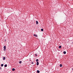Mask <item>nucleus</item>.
I'll use <instances>...</instances> for the list:
<instances>
[{
    "label": "nucleus",
    "mask_w": 73,
    "mask_h": 73,
    "mask_svg": "<svg viewBox=\"0 0 73 73\" xmlns=\"http://www.w3.org/2000/svg\"><path fill=\"white\" fill-rule=\"evenodd\" d=\"M3 48L4 49V51H5V50L6 49V46H4L3 47Z\"/></svg>",
    "instance_id": "obj_1"
},
{
    "label": "nucleus",
    "mask_w": 73,
    "mask_h": 73,
    "mask_svg": "<svg viewBox=\"0 0 73 73\" xmlns=\"http://www.w3.org/2000/svg\"><path fill=\"white\" fill-rule=\"evenodd\" d=\"M34 36H35V37H37V35L36 34H34Z\"/></svg>",
    "instance_id": "obj_2"
},
{
    "label": "nucleus",
    "mask_w": 73,
    "mask_h": 73,
    "mask_svg": "<svg viewBox=\"0 0 73 73\" xmlns=\"http://www.w3.org/2000/svg\"><path fill=\"white\" fill-rule=\"evenodd\" d=\"M3 60H5V57L4 56L3 57Z\"/></svg>",
    "instance_id": "obj_3"
},
{
    "label": "nucleus",
    "mask_w": 73,
    "mask_h": 73,
    "mask_svg": "<svg viewBox=\"0 0 73 73\" xmlns=\"http://www.w3.org/2000/svg\"><path fill=\"white\" fill-rule=\"evenodd\" d=\"M39 64V63H38V62H36V65H38Z\"/></svg>",
    "instance_id": "obj_4"
},
{
    "label": "nucleus",
    "mask_w": 73,
    "mask_h": 73,
    "mask_svg": "<svg viewBox=\"0 0 73 73\" xmlns=\"http://www.w3.org/2000/svg\"><path fill=\"white\" fill-rule=\"evenodd\" d=\"M36 25H37V24H38V21H36Z\"/></svg>",
    "instance_id": "obj_5"
},
{
    "label": "nucleus",
    "mask_w": 73,
    "mask_h": 73,
    "mask_svg": "<svg viewBox=\"0 0 73 73\" xmlns=\"http://www.w3.org/2000/svg\"><path fill=\"white\" fill-rule=\"evenodd\" d=\"M66 51H64L63 52V53L64 54H65L66 53Z\"/></svg>",
    "instance_id": "obj_6"
},
{
    "label": "nucleus",
    "mask_w": 73,
    "mask_h": 73,
    "mask_svg": "<svg viewBox=\"0 0 73 73\" xmlns=\"http://www.w3.org/2000/svg\"><path fill=\"white\" fill-rule=\"evenodd\" d=\"M12 71H15V69L14 68H13L12 69Z\"/></svg>",
    "instance_id": "obj_7"
},
{
    "label": "nucleus",
    "mask_w": 73,
    "mask_h": 73,
    "mask_svg": "<svg viewBox=\"0 0 73 73\" xmlns=\"http://www.w3.org/2000/svg\"><path fill=\"white\" fill-rule=\"evenodd\" d=\"M4 66H5V67H7V64H6Z\"/></svg>",
    "instance_id": "obj_8"
},
{
    "label": "nucleus",
    "mask_w": 73,
    "mask_h": 73,
    "mask_svg": "<svg viewBox=\"0 0 73 73\" xmlns=\"http://www.w3.org/2000/svg\"><path fill=\"white\" fill-rule=\"evenodd\" d=\"M37 73H40V71H39V70H37Z\"/></svg>",
    "instance_id": "obj_9"
},
{
    "label": "nucleus",
    "mask_w": 73,
    "mask_h": 73,
    "mask_svg": "<svg viewBox=\"0 0 73 73\" xmlns=\"http://www.w3.org/2000/svg\"><path fill=\"white\" fill-rule=\"evenodd\" d=\"M60 67H62V64H60Z\"/></svg>",
    "instance_id": "obj_10"
},
{
    "label": "nucleus",
    "mask_w": 73,
    "mask_h": 73,
    "mask_svg": "<svg viewBox=\"0 0 73 73\" xmlns=\"http://www.w3.org/2000/svg\"><path fill=\"white\" fill-rule=\"evenodd\" d=\"M61 48V46H59V49H60Z\"/></svg>",
    "instance_id": "obj_11"
},
{
    "label": "nucleus",
    "mask_w": 73,
    "mask_h": 73,
    "mask_svg": "<svg viewBox=\"0 0 73 73\" xmlns=\"http://www.w3.org/2000/svg\"><path fill=\"white\" fill-rule=\"evenodd\" d=\"M4 66V64H2L1 65V66Z\"/></svg>",
    "instance_id": "obj_12"
},
{
    "label": "nucleus",
    "mask_w": 73,
    "mask_h": 73,
    "mask_svg": "<svg viewBox=\"0 0 73 73\" xmlns=\"http://www.w3.org/2000/svg\"><path fill=\"white\" fill-rule=\"evenodd\" d=\"M36 62H38V59H37L36 60Z\"/></svg>",
    "instance_id": "obj_13"
},
{
    "label": "nucleus",
    "mask_w": 73,
    "mask_h": 73,
    "mask_svg": "<svg viewBox=\"0 0 73 73\" xmlns=\"http://www.w3.org/2000/svg\"><path fill=\"white\" fill-rule=\"evenodd\" d=\"M44 31V29H41V31Z\"/></svg>",
    "instance_id": "obj_14"
},
{
    "label": "nucleus",
    "mask_w": 73,
    "mask_h": 73,
    "mask_svg": "<svg viewBox=\"0 0 73 73\" xmlns=\"http://www.w3.org/2000/svg\"><path fill=\"white\" fill-rule=\"evenodd\" d=\"M21 62H22L21 61H20L19 62V64H21Z\"/></svg>",
    "instance_id": "obj_15"
},
{
    "label": "nucleus",
    "mask_w": 73,
    "mask_h": 73,
    "mask_svg": "<svg viewBox=\"0 0 73 73\" xmlns=\"http://www.w3.org/2000/svg\"><path fill=\"white\" fill-rule=\"evenodd\" d=\"M35 56H36V57H37V54H35Z\"/></svg>",
    "instance_id": "obj_16"
},
{
    "label": "nucleus",
    "mask_w": 73,
    "mask_h": 73,
    "mask_svg": "<svg viewBox=\"0 0 73 73\" xmlns=\"http://www.w3.org/2000/svg\"><path fill=\"white\" fill-rule=\"evenodd\" d=\"M2 68L1 67H0V70H1Z\"/></svg>",
    "instance_id": "obj_17"
},
{
    "label": "nucleus",
    "mask_w": 73,
    "mask_h": 73,
    "mask_svg": "<svg viewBox=\"0 0 73 73\" xmlns=\"http://www.w3.org/2000/svg\"><path fill=\"white\" fill-rule=\"evenodd\" d=\"M33 62H32L31 63V64H33Z\"/></svg>",
    "instance_id": "obj_18"
},
{
    "label": "nucleus",
    "mask_w": 73,
    "mask_h": 73,
    "mask_svg": "<svg viewBox=\"0 0 73 73\" xmlns=\"http://www.w3.org/2000/svg\"><path fill=\"white\" fill-rule=\"evenodd\" d=\"M6 40H7V39H5V41H6Z\"/></svg>",
    "instance_id": "obj_19"
},
{
    "label": "nucleus",
    "mask_w": 73,
    "mask_h": 73,
    "mask_svg": "<svg viewBox=\"0 0 73 73\" xmlns=\"http://www.w3.org/2000/svg\"><path fill=\"white\" fill-rule=\"evenodd\" d=\"M29 61H31V59H30V60H29Z\"/></svg>",
    "instance_id": "obj_20"
}]
</instances>
